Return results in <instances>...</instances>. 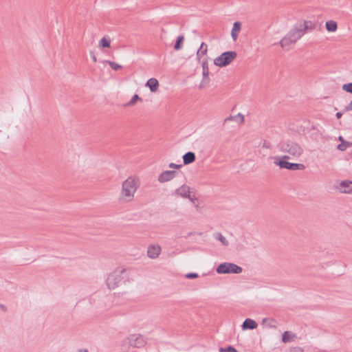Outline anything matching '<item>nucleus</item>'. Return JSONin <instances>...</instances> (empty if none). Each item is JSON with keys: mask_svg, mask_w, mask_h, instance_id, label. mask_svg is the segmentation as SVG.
Instances as JSON below:
<instances>
[{"mask_svg": "<svg viewBox=\"0 0 352 352\" xmlns=\"http://www.w3.org/2000/svg\"><path fill=\"white\" fill-rule=\"evenodd\" d=\"M314 28L315 25L311 21H304L302 23H298L280 40L279 44L282 48L288 50L289 46L295 44L306 33L307 30H314Z\"/></svg>", "mask_w": 352, "mask_h": 352, "instance_id": "nucleus-1", "label": "nucleus"}, {"mask_svg": "<svg viewBox=\"0 0 352 352\" xmlns=\"http://www.w3.org/2000/svg\"><path fill=\"white\" fill-rule=\"evenodd\" d=\"M140 184V182L138 177L135 176L129 177L122 182L120 199L125 202L132 201Z\"/></svg>", "mask_w": 352, "mask_h": 352, "instance_id": "nucleus-2", "label": "nucleus"}, {"mask_svg": "<svg viewBox=\"0 0 352 352\" xmlns=\"http://www.w3.org/2000/svg\"><path fill=\"white\" fill-rule=\"evenodd\" d=\"M280 149L293 157H299L303 152L302 147L297 143L291 140H287L280 143Z\"/></svg>", "mask_w": 352, "mask_h": 352, "instance_id": "nucleus-3", "label": "nucleus"}, {"mask_svg": "<svg viewBox=\"0 0 352 352\" xmlns=\"http://www.w3.org/2000/svg\"><path fill=\"white\" fill-rule=\"evenodd\" d=\"M126 272V269L118 267L111 272L107 278V285L110 289H113L119 286L124 277L122 274Z\"/></svg>", "mask_w": 352, "mask_h": 352, "instance_id": "nucleus-4", "label": "nucleus"}, {"mask_svg": "<svg viewBox=\"0 0 352 352\" xmlns=\"http://www.w3.org/2000/svg\"><path fill=\"white\" fill-rule=\"evenodd\" d=\"M237 56L234 51H228L222 53L219 56L214 58V64L220 67H226L230 64Z\"/></svg>", "mask_w": 352, "mask_h": 352, "instance_id": "nucleus-5", "label": "nucleus"}, {"mask_svg": "<svg viewBox=\"0 0 352 352\" xmlns=\"http://www.w3.org/2000/svg\"><path fill=\"white\" fill-rule=\"evenodd\" d=\"M289 155H284L282 158H276L274 161V164L278 165L281 168H285L287 170H304L305 166L302 164L291 163L286 161V159H289Z\"/></svg>", "mask_w": 352, "mask_h": 352, "instance_id": "nucleus-6", "label": "nucleus"}, {"mask_svg": "<svg viewBox=\"0 0 352 352\" xmlns=\"http://www.w3.org/2000/svg\"><path fill=\"white\" fill-rule=\"evenodd\" d=\"M242 270L240 266L232 263H221L216 269L218 274H240Z\"/></svg>", "mask_w": 352, "mask_h": 352, "instance_id": "nucleus-7", "label": "nucleus"}, {"mask_svg": "<svg viewBox=\"0 0 352 352\" xmlns=\"http://www.w3.org/2000/svg\"><path fill=\"white\" fill-rule=\"evenodd\" d=\"M129 343L130 346L136 348H140L145 344V340L141 335H131L129 338Z\"/></svg>", "mask_w": 352, "mask_h": 352, "instance_id": "nucleus-8", "label": "nucleus"}, {"mask_svg": "<svg viewBox=\"0 0 352 352\" xmlns=\"http://www.w3.org/2000/svg\"><path fill=\"white\" fill-rule=\"evenodd\" d=\"M175 193L182 197L188 198L192 202L197 199L196 198H193L190 196V187L185 184L176 189Z\"/></svg>", "mask_w": 352, "mask_h": 352, "instance_id": "nucleus-9", "label": "nucleus"}, {"mask_svg": "<svg viewBox=\"0 0 352 352\" xmlns=\"http://www.w3.org/2000/svg\"><path fill=\"white\" fill-rule=\"evenodd\" d=\"M177 173L176 170H165L159 175L158 181L160 183L167 182L173 179Z\"/></svg>", "mask_w": 352, "mask_h": 352, "instance_id": "nucleus-10", "label": "nucleus"}, {"mask_svg": "<svg viewBox=\"0 0 352 352\" xmlns=\"http://www.w3.org/2000/svg\"><path fill=\"white\" fill-rule=\"evenodd\" d=\"M162 251V248L159 245H150L148 247L147 255L149 258L155 259L159 256Z\"/></svg>", "mask_w": 352, "mask_h": 352, "instance_id": "nucleus-11", "label": "nucleus"}, {"mask_svg": "<svg viewBox=\"0 0 352 352\" xmlns=\"http://www.w3.org/2000/svg\"><path fill=\"white\" fill-rule=\"evenodd\" d=\"M258 327L257 322L250 318H246L241 326L243 330L254 329Z\"/></svg>", "mask_w": 352, "mask_h": 352, "instance_id": "nucleus-12", "label": "nucleus"}, {"mask_svg": "<svg viewBox=\"0 0 352 352\" xmlns=\"http://www.w3.org/2000/svg\"><path fill=\"white\" fill-rule=\"evenodd\" d=\"M340 192L343 193H352V182L351 181H342L340 184Z\"/></svg>", "mask_w": 352, "mask_h": 352, "instance_id": "nucleus-13", "label": "nucleus"}, {"mask_svg": "<svg viewBox=\"0 0 352 352\" xmlns=\"http://www.w3.org/2000/svg\"><path fill=\"white\" fill-rule=\"evenodd\" d=\"M145 85L150 89L151 92H155L158 89L159 82L156 78H151L147 80Z\"/></svg>", "mask_w": 352, "mask_h": 352, "instance_id": "nucleus-14", "label": "nucleus"}, {"mask_svg": "<svg viewBox=\"0 0 352 352\" xmlns=\"http://www.w3.org/2000/svg\"><path fill=\"white\" fill-rule=\"evenodd\" d=\"M182 158L184 164L187 165L194 162L195 161L196 156L193 152L188 151L183 155Z\"/></svg>", "mask_w": 352, "mask_h": 352, "instance_id": "nucleus-15", "label": "nucleus"}, {"mask_svg": "<svg viewBox=\"0 0 352 352\" xmlns=\"http://www.w3.org/2000/svg\"><path fill=\"white\" fill-rule=\"evenodd\" d=\"M241 23L239 21H236L233 24L231 32V36L234 41H236L238 37V34L241 30Z\"/></svg>", "mask_w": 352, "mask_h": 352, "instance_id": "nucleus-16", "label": "nucleus"}, {"mask_svg": "<svg viewBox=\"0 0 352 352\" xmlns=\"http://www.w3.org/2000/svg\"><path fill=\"white\" fill-rule=\"evenodd\" d=\"M208 52V46L205 43H201L199 49L197 52V58L198 60L200 59L201 57L205 56Z\"/></svg>", "mask_w": 352, "mask_h": 352, "instance_id": "nucleus-17", "label": "nucleus"}, {"mask_svg": "<svg viewBox=\"0 0 352 352\" xmlns=\"http://www.w3.org/2000/svg\"><path fill=\"white\" fill-rule=\"evenodd\" d=\"M325 27L328 32H333L336 31L338 28V25L336 21L330 20L326 22Z\"/></svg>", "mask_w": 352, "mask_h": 352, "instance_id": "nucleus-18", "label": "nucleus"}, {"mask_svg": "<svg viewBox=\"0 0 352 352\" xmlns=\"http://www.w3.org/2000/svg\"><path fill=\"white\" fill-rule=\"evenodd\" d=\"M184 41V37L182 35H179L177 36L176 39V42L174 45V50H179L182 48L183 43Z\"/></svg>", "mask_w": 352, "mask_h": 352, "instance_id": "nucleus-19", "label": "nucleus"}, {"mask_svg": "<svg viewBox=\"0 0 352 352\" xmlns=\"http://www.w3.org/2000/svg\"><path fill=\"white\" fill-rule=\"evenodd\" d=\"M99 46L100 47H110L111 46V41L110 39L107 38L106 37H103L99 42Z\"/></svg>", "mask_w": 352, "mask_h": 352, "instance_id": "nucleus-20", "label": "nucleus"}, {"mask_svg": "<svg viewBox=\"0 0 352 352\" xmlns=\"http://www.w3.org/2000/svg\"><path fill=\"white\" fill-rule=\"evenodd\" d=\"M349 146H352V142L344 141L338 145V149L342 151H344Z\"/></svg>", "mask_w": 352, "mask_h": 352, "instance_id": "nucleus-21", "label": "nucleus"}, {"mask_svg": "<svg viewBox=\"0 0 352 352\" xmlns=\"http://www.w3.org/2000/svg\"><path fill=\"white\" fill-rule=\"evenodd\" d=\"M291 337H292L291 333L288 331H286L283 334L282 340L285 343L289 342L293 340Z\"/></svg>", "mask_w": 352, "mask_h": 352, "instance_id": "nucleus-22", "label": "nucleus"}, {"mask_svg": "<svg viewBox=\"0 0 352 352\" xmlns=\"http://www.w3.org/2000/svg\"><path fill=\"white\" fill-rule=\"evenodd\" d=\"M139 100V101H142V99L138 95V94H135L132 98L131 99V100L127 102L126 104V106H133L135 104V102Z\"/></svg>", "mask_w": 352, "mask_h": 352, "instance_id": "nucleus-23", "label": "nucleus"}, {"mask_svg": "<svg viewBox=\"0 0 352 352\" xmlns=\"http://www.w3.org/2000/svg\"><path fill=\"white\" fill-rule=\"evenodd\" d=\"M215 239L220 241L224 245H228V240L220 233L215 234Z\"/></svg>", "mask_w": 352, "mask_h": 352, "instance_id": "nucleus-24", "label": "nucleus"}, {"mask_svg": "<svg viewBox=\"0 0 352 352\" xmlns=\"http://www.w3.org/2000/svg\"><path fill=\"white\" fill-rule=\"evenodd\" d=\"M107 63L115 71L119 70V69H122V65H120L115 62H113V61L107 60Z\"/></svg>", "mask_w": 352, "mask_h": 352, "instance_id": "nucleus-25", "label": "nucleus"}, {"mask_svg": "<svg viewBox=\"0 0 352 352\" xmlns=\"http://www.w3.org/2000/svg\"><path fill=\"white\" fill-rule=\"evenodd\" d=\"M342 89L346 92L352 94V82L344 84L342 87Z\"/></svg>", "mask_w": 352, "mask_h": 352, "instance_id": "nucleus-26", "label": "nucleus"}, {"mask_svg": "<svg viewBox=\"0 0 352 352\" xmlns=\"http://www.w3.org/2000/svg\"><path fill=\"white\" fill-rule=\"evenodd\" d=\"M202 74H203V80H202V83H208L209 82V78H208V76H209V70H206V71H203L202 72Z\"/></svg>", "mask_w": 352, "mask_h": 352, "instance_id": "nucleus-27", "label": "nucleus"}, {"mask_svg": "<svg viewBox=\"0 0 352 352\" xmlns=\"http://www.w3.org/2000/svg\"><path fill=\"white\" fill-rule=\"evenodd\" d=\"M219 352H238V351L234 347L229 346L226 348H220Z\"/></svg>", "mask_w": 352, "mask_h": 352, "instance_id": "nucleus-28", "label": "nucleus"}, {"mask_svg": "<svg viewBox=\"0 0 352 352\" xmlns=\"http://www.w3.org/2000/svg\"><path fill=\"white\" fill-rule=\"evenodd\" d=\"M199 276L198 274L197 273H188L185 275V277L186 278H189V279H193V278H196Z\"/></svg>", "mask_w": 352, "mask_h": 352, "instance_id": "nucleus-29", "label": "nucleus"}, {"mask_svg": "<svg viewBox=\"0 0 352 352\" xmlns=\"http://www.w3.org/2000/svg\"><path fill=\"white\" fill-rule=\"evenodd\" d=\"M289 352H304V351L302 348L300 346H294L290 349Z\"/></svg>", "mask_w": 352, "mask_h": 352, "instance_id": "nucleus-30", "label": "nucleus"}, {"mask_svg": "<svg viewBox=\"0 0 352 352\" xmlns=\"http://www.w3.org/2000/svg\"><path fill=\"white\" fill-rule=\"evenodd\" d=\"M202 69L203 71H206V70H209V68H208V61L207 60H204L203 62H202Z\"/></svg>", "mask_w": 352, "mask_h": 352, "instance_id": "nucleus-31", "label": "nucleus"}, {"mask_svg": "<svg viewBox=\"0 0 352 352\" xmlns=\"http://www.w3.org/2000/svg\"><path fill=\"white\" fill-rule=\"evenodd\" d=\"M168 166L171 168H179L182 166V164H176L175 163H170Z\"/></svg>", "mask_w": 352, "mask_h": 352, "instance_id": "nucleus-32", "label": "nucleus"}, {"mask_svg": "<svg viewBox=\"0 0 352 352\" xmlns=\"http://www.w3.org/2000/svg\"><path fill=\"white\" fill-rule=\"evenodd\" d=\"M345 111H352V100L349 103V104L344 109Z\"/></svg>", "mask_w": 352, "mask_h": 352, "instance_id": "nucleus-33", "label": "nucleus"}, {"mask_svg": "<svg viewBox=\"0 0 352 352\" xmlns=\"http://www.w3.org/2000/svg\"><path fill=\"white\" fill-rule=\"evenodd\" d=\"M342 112H337L336 116L338 119H340L342 116Z\"/></svg>", "mask_w": 352, "mask_h": 352, "instance_id": "nucleus-34", "label": "nucleus"}, {"mask_svg": "<svg viewBox=\"0 0 352 352\" xmlns=\"http://www.w3.org/2000/svg\"><path fill=\"white\" fill-rule=\"evenodd\" d=\"M0 309L3 311H6L7 310L6 307L3 304H0Z\"/></svg>", "mask_w": 352, "mask_h": 352, "instance_id": "nucleus-35", "label": "nucleus"}, {"mask_svg": "<svg viewBox=\"0 0 352 352\" xmlns=\"http://www.w3.org/2000/svg\"><path fill=\"white\" fill-rule=\"evenodd\" d=\"M338 140L340 142V143H342L345 141L342 136H339Z\"/></svg>", "mask_w": 352, "mask_h": 352, "instance_id": "nucleus-36", "label": "nucleus"}, {"mask_svg": "<svg viewBox=\"0 0 352 352\" xmlns=\"http://www.w3.org/2000/svg\"><path fill=\"white\" fill-rule=\"evenodd\" d=\"M238 116H239V118H241V121L243 122L244 116L241 113H240L238 114Z\"/></svg>", "mask_w": 352, "mask_h": 352, "instance_id": "nucleus-37", "label": "nucleus"}, {"mask_svg": "<svg viewBox=\"0 0 352 352\" xmlns=\"http://www.w3.org/2000/svg\"><path fill=\"white\" fill-rule=\"evenodd\" d=\"M91 58H92V60H94V62H96L97 61L96 56L94 54L91 55Z\"/></svg>", "mask_w": 352, "mask_h": 352, "instance_id": "nucleus-38", "label": "nucleus"}, {"mask_svg": "<svg viewBox=\"0 0 352 352\" xmlns=\"http://www.w3.org/2000/svg\"><path fill=\"white\" fill-rule=\"evenodd\" d=\"M232 119H233V117H232V116L228 117V118H226L225 119V122H227V121H228V120H232Z\"/></svg>", "mask_w": 352, "mask_h": 352, "instance_id": "nucleus-39", "label": "nucleus"}, {"mask_svg": "<svg viewBox=\"0 0 352 352\" xmlns=\"http://www.w3.org/2000/svg\"><path fill=\"white\" fill-rule=\"evenodd\" d=\"M78 352H88V351H87V350H86V349H85V350H83V349H80V350L78 351Z\"/></svg>", "mask_w": 352, "mask_h": 352, "instance_id": "nucleus-40", "label": "nucleus"}, {"mask_svg": "<svg viewBox=\"0 0 352 352\" xmlns=\"http://www.w3.org/2000/svg\"><path fill=\"white\" fill-rule=\"evenodd\" d=\"M263 147H265V148H268V146H267V144H265V142H264L263 143Z\"/></svg>", "mask_w": 352, "mask_h": 352, "instance_id": "nucleus-41", "label": "nucleus"}]
</instances>
